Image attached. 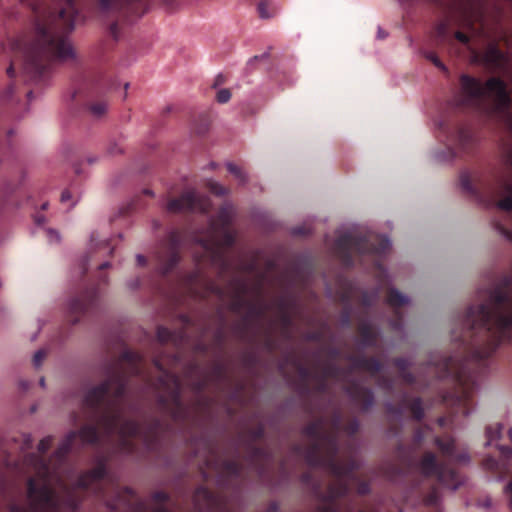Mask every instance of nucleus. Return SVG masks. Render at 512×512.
Wrapping results in <instances>:
<instances>
[{
  "mask_svg": "<svg viewBox=\"0 0 512 512\" xmlns=\"http://www.w3.org/2000/svg\"><path fill=\"white\" fill-rule=\"evenodd\" d=\"M228 171L233 174L241 183H245L247 181V176L245 172L236 164L228 163L227 164Z\"/></svg>",
  "mask_w": 512,
  "mask_h": 512,
  "instance_id": "obj_35",
  "label": "nucleus"
},
{
  "mask_svg": "<svg viewBox=\"0 0 512 512\" xmlns=\"http://www.w3.org/2000/svg\"><path fill=\"white\" fill-rule=\"evenodd\" d=\"M47 236L49 237L50 241H55V242L59 241V235L54 230H48L47 231Z\"/></svg>",
  "mask_w": 512,
  "mask_h": 512,
  "instance_id": "obj_60",
  "label": "nucleus"
},
{
  "mask_svg": "<svg viewBox=\"0 0 512 512\" xmlns=\"http://www.w3.org/2000/svg\"><path fill=\"white\" fill-rule=\"evenodd\" d=\"M325 419L320 417L311 421L303 428V434L308 437L311 442L303 448V457L311 468H322L328 473V453L324 443V435L326 434Z\"/></svg>",
  "mask_w": 512,
  "mask_h": 512,
  "instance_id": "obj_12",
  "label": "nucleus"
},
{
  "mask_svg": "<svg viewBox=\"0 0 512 512\" xmlns=\"http://www.w3.org/2000/svg\"><path fill=\"white\" fill-rule=\"evenodd\" d=\"M370 492V485L366 481H358L357 483V493L359 495H367Z\"/></svg>",
  "mask_w": 512,
  "mask_h": 512,
  "instance_id": "obj_50",
  "label": "nucleus"
},
{
  "mask_svg": "<svg viewBox=\"0 0 512 512\" xmlns=\"http://www.w3.org/2000/svg\"><path fill=\"white\" fill-rule=\"evenodd\" d=\"M104 374L105 379L90 388L83 399V406L94 423L83 425L79 431H70L49 459L44 455L52 445V436L39 442L37 453L24 456V465L33 472L26 482L28 505L11 503L9 512H76L85 492L105 498L102 481L107 475V464L104 457L93 469L80 473L75 482H67L73 472L68 455L78 438L82 444L99 445L102 438L118 435L126 453L134 452L135 438L148 447L157 440L162 426L158 417L149 416L139 422L124 416L130 377L144 376L142 356L127 349L119 359L105 366Z\"/></svg>",
  "mask_w": 512,
  "mask_h": 512,
  "instance_id": "obj_1",
  "label": "nucleus"
},
{
  "mask_svg": "<svg viewBox=\"0 0 512 512\" xmlns=\"http://www.w3.org/2000/svg\"><path fill=\"white\" fill-rule=\"evenodd\" d=\"M124 497L125 496L122 494V492L117 490V492H116V500H106V506L112 512H116L117 509L119 508V506L121 505V503L124 502ZM125 504L130 507L131 512H148L147 505L144 502H142V501H138V502H136L133 505L125 501Z\"/></svg>",
  "mask_w": 512,
  "mask_h": 512,
  "instance_id": "obj_26",
  "label": "nucleus"
},
{
  "mask_svg": "<svg viewBox=\"0 0 512 512\" xmlns=\"http://www.w3.org/2000/svg\"><path fill=\"white\" fill-rule=\"evenodd\" d=\"M268 8H269V5L265 1H261L258 4L257 10H258L259 16L261 18H270L272 16V13H270L268 11Z\"/></svg>",
  "mask_w": 512,
  "mask_h": 512,
  "instance_id": "obj_44",
  "label": "nucleus"
},
{
  "mask_svg": "<svg viewBox=\"0 0 512 512\" xmlns=\"http://www.w3.org/2000/svg\"><path fill=\"white\" fill-rule=\"evenodd\" d=\"M359 427V421L356 418H353L342 427V430H344L348 435L353 436L358 432Z\"/></svg>",
  "mask_w": 512,
  "mask_h": 512,
  "instance_id": "obj_36",
  "label": "nucleus"
},
{
  "mask_svg": "<svg viewBox=\"0 0 512 512\" xmlns=\"http://www.w3.org/2000/svg\"><path fill=\"white\" fill-rule=\"evenodd\" d=\"M434 443L443 461H438L433 452H425L419 461V470L424 477L435 478L439 484L456 490L462 484V478L451 464L466 463L469 456L466 452H457L455 440L450 436L435 437Z\"/></svg>",
  "mask_w": 512,
  "mask_h": 512,
  "instance_id": "obj_5",
  "label": "nucleus"
},
{
  "mask_svg": "<svg viewBox=\"0 0 512 512\" xmlns=\"http://www.w3.org/2000/svg\"><path fill=\"white\" fill-rule=\"evenodd\" d=\"M248 441L246 443L247 461L256 467L259 473L264 471L265 463L269 460L270 455L266 447L258 446L257 441L265 436V427L262 424L257 425L247 431Z\"/></svg>",
  "mask_w": 512,
  "mask_h": 512,
  "instance_id": "obj_17",
  "label": "nucleus"
},
{
  "mask_svg": "<svg viewBox=\"0 0 512 512\" xmlns=\"http://www.w3.org/2000/svg\"><path fill=\"white\" fill-rule=\"evenodd\" d=\"M461 99L464 107L480 106L487 97H491L499 110H507L511 105V97L507 91L506 83L498 78L491 77L483 84L479 79L468 74L459 78Z\"/></svg>",
  "mask_w": 512,
  "mask_h": 512,
  "instance_id": "obj_6",
  "label": "nucleus"
},
{
  "mask_svg": "<svg viewBox=\"0 0 512 512\" xmlns=\"http://www.w3.org/2000/svg\"><path fill=\"white\" fill-rule=\"evenodd\" d=\"M453 38H455L457 41H459L460 43H462L464 45H468L470 42L469 35H467L466 33L462 32V31H456L453 34Z\"/></svg>",
  "mask_w": 512,
  "mask_h": 512,
  "instance_id": "obj_51",
  "label": "nucleus"
},
{
  "mask_svg": "<svg viewBox=\"0 0 512 512\" xmlns=\"http://www.w3.org/2000/svg\"><path fill=\"white\" fill-rule=\"evenodd\" d=\"M90 242L94 250L100 249L101 247H109V242L106 240H100L97 233L91 234Z\"/></svg>",
  "mask_w": 512,
  "mask_h": 512,
  "instance_id": "obj_40",
  "label": "nucleus"
},
{
  "mask_svg": "<svg viewBox=\"0 0 512 512\" xmlns=\"http://www.w3.org/2000/svg\"><path fill=\"white\" fill-rule=\"evenodd\" d=\"M505 491L510 497V505L512 507V480L506 486Z\"/></svg>",
  "mask_w": 512,
  "mask_h": 512,
  "instance_id": "obj_62",
  "label": "nucleus"
},
{
  "mask_svg": "<svg viewBox=\"0 0 512 512\" xmlns=\"http://www.w3.org/2000/svg\"><path fill=\"white\" fill-rule=\"evenodd\" d=\"M246 308L248 309V316L250 317H260L264 313V309L261 306L250 301H248Z\"/></svg>",
  "mask_w": 512,
  "mask_h": 512,
  "instance_id": "obj_38",
  "label": "nucleus"
},
{
  "mask_svg": "<svg viewBox=\"0 0 512 512\" xmlns=\"http://www.w3.org/2000/svg\"><path fill=\"white\" fill-rule=\"evenodd\" d=\"M346 359L351 363L352 369H361L371 374L379 373L383 365L381 361L376 357H367L362 354H349Z\"/></svg>",
  "mask_w": 512,
  "mask_h": 512,
  "instance_id": "obj_20",
  "label": "nucleus"
},
{
  "mask_svg": "<svg viewBox=\"0 0 512 512\" xmlns=\"http://www.w3.org/2000/svg\"><path fill=\"white\" fill-rule=\"evenodd\" d=\"M195 348H196L197 352H200V353H203V354L207 353V351H208L207 344H205L203 342L197 343Z\"/></svg>",
  "mask_w": 512,
  "mask_h": 512,
  "instance_id": "obj_59",
  "label": "nucleus"
},
{
  "mask_svg": "<svg viewBox=\"0 0 512 512\" xmlns=\"http://www.w3.org/2000/svg\"><path fill=\"white\" fill-rule=\"evenodd\" d=\"M405 408H406V406L403 404V400L398 405L389 403L386 406L387 412L389 414L395 415L397 417H402Z\"/></svg>",
  "mask_w": 512,
  "mask_h": 512,
  "instance_id": "obj_37",
  "label": "nucleus"
},
{
  "mask_svg": "<svg viewBox=\"0 0 512 512\" xmlns=\"http://www.w3.org/2000/svg\"><path fill=\"white\" fill-rule=\"evenodd\" d=\"M46 355H47V352H46L44 349H40V350H38V351L34 354V356H33V360H32L33 365H34L36 368H39V367L42 365V363H43V361H44V359H45Z\"/></svg>",
  "mask_w": 512,
  "mask_h": 512,
  "instance_id": "obj_43",
  "label": "nucleus"
},
{
  "mask_svg": "<svg viewBox=\"0 0 512 512\" xmlns=\"http://www.w3.org/2000/svg\"><path fill=\"white\" fill-rule=\"evenodd\" d=\"M297 370L301 378H303L304 380L308 379L311 376L310 369L302 364L297 365Z\"/></svg>",
  "mask_w": 512,
  "mask_h": 512,
  "instance_id": "obj_55",
  "label": "nucleus"
},
{
  "mask_svg": "<svg viewBox=\"0 0 512 512\" xmlns=\"http://www.w3.org/2000/svg\"><path fill=\"white\" fill-rule=\"evenodd\" d=\"M182 240V232L173 230L161 243L157 252V269L162 276L168 275L179 263Z\"/></svg>",
  "mask_w": 512,
  "mask_h": 512,
  "instance_id": "obj_14",
  "label": "nucleus"
},
{
  "mask_svg": "<svg viewBox=\"0 0 512 512\" xmlns=\"http://www.w3.org/2000/svg\"><path fill=\"white\" fill-rule=\"evenodd\" d=\"M393 365L398 369L399 374L408 371L410 367V363L406 358L397 357L393 360Z\"/></svg>",
  "mask_w": 512,
  "mask_h": 512,
  "instance_id": "obj_39",
  "label": "nucleus"
},
{
  "mask_svg": "<svg viewBox=\"0 0 512 512\" xmlns=\"http://www.w3.org/2000/svg\"><path fill=\"white\" fill-rule=\"evenodd\" d=\"M328 354L331 358L335 359L340 356V350L338 348L333 347L328 350Z\"/></svg>",
  "mask_w": 512,
  "mask_h": 512,
  "instance_id": "obj_61",
  "label": "nucleus"
},
{
  "mask_svg": "<svg viewBox=\"0 0 512 512\" xmlns=\"http://www.w3.org/2000/svg\"><path fill=\"white\" fill-rule=\"evenodd\" d=\"M501 456L504 458V459H510L512 458V448L509 447V446H504V445H498L497 446Z\"/></svg>",
  "mask_w": 512,
  "mask_h": 512,
  "instance_id": "obj_52",
  "label": "nucleus"
},
{
  "mask_svg": "<svg viewBox=\"0 0 512 512\" xmlns=\"http://www.w3.org/2000/svg\"><path fill=\"white\" fill-rule=\"evenodd\" d=\"M342 323L344 325L350 324V313L348 311L344 312L342 315Z\"/></svg>",
  "mask_w": 512,
  "mask_h": 512,
  "instance_id": "obj_63",
  "label": "nucleus"
},
{
  "mask_svg": "<svg viewBox=\"0 0 512 512\" xmlns=\"http://www.w3.org/2000/svg\"><path fill=\"white\" fill-rule=\"evenodd\" d=\"M281 323L285 328H289L292 325V316L287 312L283 311L280 317Z\"/></svg>",
  "mask_w": 512,
  "mask_h": 512,
  "instance_id": "obj_53",
  "label": "nucleus"
},
{
  "mask_svg": "<svg viewBox=\"0 0 512 512\" xmlns=\"http://www.w3.org/2000/svg\"><path fill=\"white\" fill-rule=\"evenodd\" d=\"M403 404L411 411L414 420L421 421L424 418L425 413L422 399L420 397L410 399L407 395H404Z\"/></svg>",
  "mask_w": 512,
  "mask_h": 512,
  "instance_id": "obj_28",
  "label": "nucleus"
},
{
  "mask_svg": "<svg viewBox=\"0 0 512 512\" xmlns=\"http://www.w3.org/2000/svg\"><path fill=\"white\" fill-rule=\"evenodd\" d=\"M400 377L408 385H413L417 381L416 376L410 370L400 373Z\"/></svg>",
  "mask_w": 512,
  "mask_h": 512,
  "instance_id": "obj_47",
  "label": "nucleus"
},
{
  "mask_svg": "<svg viewBox=\"0 0 512 512\" xmlns=\"http://www.w3.org/2000/svg\"><path fill=\"white\" fill-rule=\"evenodd\" d=\"M231 98V92L229 89H221L217 92L216 99L219 103H226Z\"/></svg>",
  "mask_w": 512,
  "mask_h": 512,
  "instance_id": "obj_45",
  "label": "nucleus"
},
{
  "mask_svg": "<svg viewBox=\"0 0 512 512\" xmlns=\"http://www.w3.org/2000/svg\"><path fill=\"white\" fill-rule=\"evenodd\" d=\"M483 465L491 471H496L498 469L499 463L494 457L489 456L484 459Z\"/></svg>",
  "mask_w": 512,
  "mask_h": 512,
  "instance_id": "obj_49",
  "label": "nucleus"
},
{
  "mask_svg": "<svg viewBox=\"0 0 512 512\" xmlns=\"http://www.w3.org/2000/svg\"><path fill=\"white\" fill-rule=\"evenodd\" d=\"M233 219V207L229 203L223 204L217 215L209 219L207 229L227 228L231 226Z\"/></svg>",
  "mask_w": 512,
  "mask_h": 512,
  "instance_id": "obj_23",
  "label": "nucleus"
},
{
  "mask_svg": "<svg viewBox=\"0 0 512 512\" xmlns=\"http://www.w3.org/2000/svg\"><path fill=\"white\" fill-rule=\"evenodd\" d=\"M211 205L209 197L200 195L194 190H188L182 193L178 198L170 199L167 203V210L172 213H208Z\"/></svg>",
  "mask_w": 512,
  "mask_h": 512,
  "instance_id": "obj_15",
  "label": "nucleus"
},
{
  "mask_svg": "<svg viewBox=\"0 0 512 512\" xmlns=\"http://www.w3.org/2000/svg\"><path fill=\"white\" fill-rule=\"evenodd\" d=\"M22 438H23V444L21 446V449L22 450L29 449L32 446V442H33L31 435L23 434Z\"/></svg>",
  "mask_w": 512,
  "mask_h": 512,
  "instance_id": "obj_56",
  "label": "nucleus"
},
{
  "mask_svg": "<svg viewBox=\"0 0 512 512\" xmlns=\"http://www.w3.org/2000/svg\"><path fill=\"white\" fill-rule=\"evenodd\" d=\"M70 97L76 104L85 106L94 118H101L107 112L108 101L90 72H81L76 76Z\"/></svg>",
  "mask_w": 512,
  "mask_h": 512,
  "instance_id": "obj_11",
  "label": "nucleus"
},
{
  "mask_svg": "<svg viewBox=\"0 0 512 512\" xmlns=\"http://www.w3.org/2000/svg\"><path fill=\"white\" fill-rule=\"evenodd\" d=\"M503 425L500 423H496L494 425H489L486 428V446L491 445L494 440L500 439L502 434Z\"/></svg>",
  "mask_w": 512,
  "mask_h": 512,
  "instance_id": "obj_30",
  "label": "nucleus"
},
{
  "mask_svg": "<svg viewBox=\"0 0 512 512\" xmlns=\"http://www.w3.org/2000/svg\"><path fill=\"white\" fill-rule=\"evenodd\" d=\"M342 369L335 363H327L323 366L321 377L324 380L328 378H338L341 375Z\"/></svg>",
  "mask_w": 512,
  "mask_h": 512,
  "instance_id": "obj_31",
  "label": "nucleus"
},
{
  "mask_svg": "<svg viewBox=\"0 0 512 512\" xmlns=\"http://www.w3.org/2000/svg\"><path fill=\"white\" fill-rule=\"evenodd\" d=\"M208 383L209 379L207 377L199 378L191 382L190 388L194 393L201 394L206 390Z\"/></svg>",
  "mask_w": 512,
  "mask_h": 512,
  "instance_id": "obj_33",
  "label": "nucleus"
},
{
  "mask_svg": "<svg viewBox=\"0 0 512 512\" xmlns=\"http://www.w3.org/2000/svg\"><path fill=\"white\" fill-rule=\"evenodd\" d=\"M208 289H209L212 293H214V294H217V295H219V296H221V295H222V289H221L217 284H215L213 281H210V282L208 283Z\"/></svg>",
  "mask_w": 512,
  "mask_h": 512,
  "instance_id": "obj_58",
  "label": "nucleus"
},
{
  "mask_svg": "<svg viewBox=\"0 0 512 512\" xmlns=\"http://www.w3.org/2000/svg\"><path fill=\"white\" fill-rule=\"evenodd\" d=\"M387 303L395 310V320L392 322V327L398 330L401 328L403 320L399 309L408 303V298L397 289L390 288L387 292Z\"/></svg>",
  "mask_w": 512,
  "mask_h": 512,
  "instance_id": "obj_22",
  "label": "nucleus"
},
{
  "mask_svg": "<svg viewBox=\"0 0 512 512\" xmlns=\"http://www.w3.org/2000/svg\"><path fill=\"white\" fill-rule=\"evenodd\" d=\"M495 228L497 229V231L503 235L504 237H506L508 240L512 241V230L511 229H508L506 228L502 223L500 222H496L495 223Z\"/></svg>",
  "mask_w": 512,
  "mask_h": 512,
  "instance_id": "obj_46",
  "label": "nucleus"
},
{
  "mask_svg": "<svg viewBox=\"0 0 512 512\" xmlns=\"http://www.w3.org/2000/svg\"><path fill=\"white\" fill-rule=\"evenodd\" d=\"M31 11L25 30L11 43L14 58L7 70H54L56 64L76 58L68 34L79 15L77 0H19ZM95 13L109 24L114 40L121 36V27L148 9V0H92Z\"/></svg>",
  "mask_w": 512,
  "mask_h": 512,
  "instance_id": "obj_3",
  "label": "nucleus"
},
{
  "mask_svg": "<svg viewBox=\"0 0 512 512\" xmlns=\"http://www.w3.org/2000/svg\"><path fill=\"white\" fill-rule=\"evenodd\" d=\"M358 333L359 342L363 348L377 346L379 333L371 323L361 322L358 326Z\"/></svg>",
  "mask_w": 512,
  "mask_h": 512,
  "instance_id": "obj_24",
  "label": "nucleus"
},
{
  "mask_svg": "<svg viewBox=\"0 0 512 512\" xmlns=\"http://www.w3.org/2000/svg\"><path fill=\"white\" fill-rule=\"evenodd\" d=\"M155 366L161 372L158 382L163 390V392L158 393L156 396L158 406L173 421H184L187 416V410L182 400V383L180 378L176 374L164 369L159 361H155Z\"/></svg>",
  "mask_w": 512,
  "mask_h": 512,
  "instance_id": "obj_10",
  "label": "nucleus"
},
{
  "mask_svg": "<svg viewBox=\"0 0 512 512\" xmlns=\"http://www.w3.org/2000/svg\"><path fill=\"white\" fill-rule=\"evenodd\" d=\"M485 5L482 0H464L451 19L440 21L435 27V36L441 43H450L451 22L472 34H479L484 28Z\"/></svg>",
  "mask_w": 512,
  "mask_h": 512,
  "instance_id": "obj_9",
  "label": "nucleus"
},
{
  "mask_svg": "<svg viewBox=\"0 0 512 512\" xmlns=\"http://www.w3.org/2000/svg\"><path fill=\"white\" fill-rule=\"evenodd\" d=\"M461 188L487 207L493 206L507 213L512 212V183L507 179H499L487 199L473 187L468 173H463L461 176Z\"/></svg>",
  "mask_w": 512,
  "mask_h": 512,
  "instance_id": "obj_13",
  "label": "nucleus"
},
{
  "mask_svg": "<svg viewBox=\"0 0 512 512\" xmlns=\"http://www.w3.org/2000/svg\"><path fill=\"white\" fill-rule=\"evenodd\" d=\"M0 462L2 463L4 468H9L14 464L6 450L2 451V455L0 456Z\"/></svg>",
  "mask_w": 512,
  "mask_h": 512,
  "instance_id": "obj_54",
  "label": "nucleus"
},
{
  "mask_svg": "<svg viewBox=\"0 0 512 512\" xmlns=\"http://www.w3.org/2000/svg\"><path fill=\"white\" fill-rule=\"evenodd\" d=\"M98 288L91 286L75 295L68 304L69 320L72 324L80 321V318L88 313H92L98 305Z\"/></svg>",
  "mask_w": 512,
  "mask_h": 512,
  "instance_id": "obj_16",
  "label": "nucleus"
},
{
  "mask_svg": "<svg viewBox=\"0 0 512 512\" xmlns=\"http://www.w3.org/2000/svg\"><path fill=\"white\" fill-rule=\"evenodd\" d=\"M225 374V367L221 363H215L212 368L211 377L220 380L224 377Z\"/></svg>",
  "mask_w": 512,
  "mask_h": 512,
  "instance_id": "obj_42",
  "label": "nucleus"
},
{
  "mask_svg": "<svg viewBox=\"0 0 512 512\" xmlns=\"http://www.w3.org/2000/svg\"><path fill=\"white\" fill-rule=\"evenodd\" d=\"M70 198H71V194H70V192L68 190H65V191L62 192V194H61V202H66V201L70 200Z\"/></svg>",
  "mask_w": 512,
  "mask_h": 512,
  "instance_id": "obj_64",
  "label": "nucleus"
},
{
  "mask_svg": "<svg viewBox=\"0 0 512 512\" xmlns=\"http://www.w3.org/2000/svg\"><path fill=\"white\" fill-rule=\"evenodd\" d=\"M193 240L202 250V254L196 256L198 264L208 263L221 272L229 269L227 249L231 248L236 240L235 233L230 227L206 229L202 235H195Z\"/></svg>",
  "mask_w": 512,
  "mask_h": 512,
  "instance_id": "obj_8",
  "label": "nucleus"
},
{
  "mask_svg": "<svg viewBox=\"0 0 512 512\" xmlns=\"http://www.w3.org/2000/svg\"><path fill=\"white\" fill-rule=\"evenodd\" d=\"M221 482L240 481L243 477V464L235 459L225 460L220 469Z\"/></svg>",
  "mask_w": 512,
  "mask_h": 512,
  "instance_id": "obj_21",
  "label": "nucleus"
},
{
  "mask_svg": "<svg viewBox=\"0 0 512 512\" xmlns=\"http://www.w3.org/2000/svg\"><path fill=\"white\" fill-rule=\"evenodd\" d=\"M344 390L361 411L366 412L374 405L375 397L373 391L361 385L358 381H350Z\"/></svg>",
  "mask_w": 512,
  "mask_h": 512,
  "instance_id": "obj_19",
  "label": "nucleus"
},
{
  "mask_svg": "<svg viewBox=\"0 0 512 512\" xmlns=\"http://www.w3.org/2000/svg\"><path fill=\"white\" fill-rule=\"evenodd\" d=\"M391 248L390 240L378 234L347 232L334 242V253L346 267L354 265V254L381 257Z\"/></svg>",
  "mask_w": 512,
  "mask_h": 512,
  "instance_id": "obj_7",
  "label": "nucleus"
},
{
  "mask_svg": "<svg viewBox=\"0 0 512 512\" xmlns=\"http://www.w3.org/2000/svg\"><path fill=\"white\" fill-rule=\"evenodd\" d=\"M156 336L160 343L172 342L176 346L180 345L187 337L185 330L171 331L164 326H158Z\"/></svg>",
  "mask_w": 512,
  "mask_h": 512,
  "instance_id": "obj_25",
  "label": "nucleus"
},
{
  "mask_svg": "<svg viewBox=\"0 0 512 512\" xmlns=\"http://www.w3.org/2000/svg\"><path fill=\"white\" fill-rule=\"evenodd\" d=\"M342 414L335 411L330 418V427L326 429L324 443L328 453V474L335 479L328 484L326 491L321 490V483L313 478L311 472L302 475V481L310 485L318 504L313 512H376L366 503L359 502L350 496V480H355V472L359 462L349 455L345 460L338 459L339 432L342 430Z\"/></svg>",
  "mask_w": 512,
  "mask_h": 512,
  "instance_id": "obj_4",
  "label": "nucleus"
},
{
  "mask_svg": "<svg viewBox=\"0 0 512 512\" xmlns=\"http://www.w3.org/2000/svg\"><path fill=\"white\" fill-rule=\"evenodd\" d=\"M206 187L208 188V190L217 195V196H223L225 194H227L228 190L221 184H219L218 182H215L213 180H208L207 183H206Z\"/></svg>",
  "mask_w": 512,
  "mask_h": 512,
  "instance_id": "obj_34",
  "label": "nucleus"
},
{
  "mask_svg": "<svg viewBox=\"0 0 512 512\" xmlns=\"http://www.w3.org/2000/svg\"><path fill=\"white\" fill-rule=\"evenodd\" d=\"M246 292L247 285L243 282H238L233 300L230 304L231 311L240 313L244 308H246V305L248 304V301L245 299Z\"/></svg>",
  "mask_w": 512,
  "mask_h": 512,
  "instance_id": "obj_27",
  "label": "nucleus"
},
{
  "mask_svg": "<svg viewBox=\"0 0 512 512\" xmlns=\"http://www.w3.org/2000/svg\"><path fill=\"white\" fill-rule=\"evenodd\" d=\"M462 330L458 339L462 355L437 358L427 366L436 378L451 383L442 402L451 408L452 416L469 415L479 377L489 368L492 354L499 345L512 341V274L488 288L482 303L468 307Z\"/></svg>",
  "mask_w": 512,
  "mask_h": 512,
  "instance_id": "obj_2",
  "label": "nucleus"
},
{
  "mask_svg": "<svg viewBox=\"0 0 512 512\" xmlns=\"http://www.w3.org/2000/svg\"><path fill=\"white\" fill-rule=\"evenodd\" d=\"M323 339V333L321 331H312L305 334V340L310 342H320Z\"/></svg>",
  "mask_w": 512,
  "mask_h": 512,
  "instance_id": "obj_48",
  "label": "nucleus"
},
{
  "mask_svg": "<svg viewBox=\"0 0 512 512\" xmlns=\"http://www.w3.org/2000/svg\"><path fill=\"white\" fill-rule=\"evenodd\" d=\"M441 129L446 133L447 146L453 156H457L459 153L469 154L472 152L476 145V139L469 128L456 125L448 129L443 125Z\"/></svg>",
  "mask_w": 512,
  "mask_h": 512,
  "instance_id": "obj_18",
  "label": "nucleus"
},
{
  "mask_svg": "<svg viewBox=\"0 0 512 512\" xmlns=\"http://www.w3.org/2000/svg\"><path fill=\"white\" fill-rule=\"evenodd\" d=\"M483 57L487 64L498 66L504 61L505 55L496 44H490Z\"/></svg>",
  "mask_w": 512,
  "mask_h": 512,
  "instance_id": "obj_29",
  "label": "nucleus"
},
{
  "mask_svg": "<svg viewBox=\"0 0 512 512\" xmlns=\"http://www.w3.org/2000/svg\"><path fill=\"white\" fill-rule=\"evenodd\" d=\"M440 499V494L437 486H432L429 493L424 498V502L427 506L437 507Z\"/></svg>",
  "mask_w": 512,
  "mask_h": 512,
  "instance_id": "obj_32",
  "label": "nucleus"
},
{
  "mask_svg": "<svg viewBox=\"0 0 512 512\" xmlns=\"http://www.w3.org/2000/svg\"><path fill=\"white\" fill-rule=\"evenodd\" d=\"M425 58L431 61L436 67L441 70L446 71V67L443 62L439 59L435 52L429 51L425 53Z\"/></svg>",
  "mask_w": 512,
  "mask_h": 512,
  "instance_id": "obj_41",
  "label": "nucleus"
},
{
  "mask_svg": "<svg viewBox=\"0 0 512 512\" xmlns=\"http://www.w3.org/2000/svg\"><path fill=\"white\" fill-rule=\"evenodd\" d=\"M214 340L217 345H221L225 340V334L223 329H219L214 334Z\"/></svg>",
  "mask_w": 512,
  "mask_h": 512,
  "instance_id": "obj_57",
  "label": "nucleus"
}]
</instances>
